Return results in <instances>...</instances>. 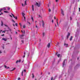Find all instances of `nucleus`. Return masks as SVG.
Returning a JSON list of instances; mask_svg holds the SVG:
<instances>
[{
    "instance_id": "1",
    "label": "nucleus",
    "mask_w": 80,
    "mask_h": 80,
    "mask_svg": "<svg viewBox=\"0 0 80 80\" xmlns=\"http://www.w3.org/2000/svg\"><path fill=\"white\" fill-rule=\"evenodd\" d=\"M40 4H41V2H36L35 4V5H36L37 7H40Z\"/></svg>"
},
{
    "instance_id": "2",
    "label": "nucleus",
    "mask_w": 80,
    "mask_h": 80,
    "mask_svg": "<svg viewBox=\"0 0 80 80\" xmlns=\"http://www.w3.org/2000/svg\"><path fill=\"white\" fill-rule=\"evenodd\" d=\"M65 60H66V59L64 60L63 62L62 63V67H64V65H65Z\"/></svg>"
},
{
    "instance_id": "3",
    "label": "nucleus",
    "mask_w": 80,
    "mask_h": 80,
    "mask_svg": "<svg viewBox=\"0 0 80 80\" xmlns=\"http://www.w3.org/2000/svg\"><path fill=\"white\" fill-rule=\"evenodd\" d=\"M11 15H12L13 16V18H15V19H16V20H17V17L16 16V17H15V16H14V15H13V14L11 13Z\"/></svg>"
},
{
    "instance_id": "4",
    "label": "nucleus",
    "mask_w": 80,
    "mask_h": 80,
    "mask_svg": "<svg viewBox=\"0 0 80 80\" xmlns=\"http://www.w3.org/2000/svg\"><path fill=\"white\" fill-rule=\"evenodd\" d=\"M61 10L62 14V15L63 16H64V12H63V10H62V9H61Z\"/></svg>"
},
{
    "instance_id": "5",
    "label": "nucleus",
    "mask_w": 80,
    "mask_h": 80,
    "mask_svg": "<svg viewBox=\"0 0 80 80\" xmlns=\"http://www.w3.org/2000/svg\"><path fill=\"white\" fill-rule=\"evenodd\" d=\"M70 35V33L68 32L67 36V39H68V37H69V36Z\"/></svg>"
},
{
    "instance_id": "6",
    "label": "nucleus",
    "mask_w": 80,
    "mask_h": 80,
    "mask_svg": "<svg viewBox=\"0 0 80 80\" xmlns=\"http://www.w3.org/2000/svg\"><path fill=\"white\" fill-rule=\"evenodd\" d=\"M3 10H6V8H2V9H0V12H1Z\"/></svg>"
},
{
    "instance_id": "7",
    "label": "nucleus",
    "mask_w": 80,
    "mask_h": 80,
    "mask_svg": "<svg viewBox=\"0 0 80 80\" xmlns=\"http://www.w3.org/2000/svg\"><path fill=\"white\" fill-rule=\"evenodd\" d=\"M8 30H9V31H10L11 33H12V29L10 28H8Z\"/></svg>"
},
{
    "instance_id": "8",
    "label": "nucleus",
    "mask_w": 80,
    "mask_h": 80,
    "mask_svg": "<svg viewBox=\"0 0 80 80\" xmlns=\"http://www.w3.org/2000/svg\"><path fill=\"white\" fill-rule=\"evenodd\" d=\"M22 16L23 17H24L25 20V17H24V15H25V13H24L23 12H22Z\"/></svg>"
},
{
    "instance_id": "9",
    "label": "nucleus",
    "mask_w": 80,
    "mask_h": 80,
    "mask_svg": "<svg viewBox=\"0 0 80 80\" xmlns=\"http://www.w3.org/2000/svg\"><path fill=\"white\" fill-rule=\"evenodd\" d=\"M25 31H23V33H22V37H24V36L25 35Z\"/></svg>"
},
{
    "instance_id": "10",
    "label": "nucleus",
    "mask_w": 80,
    "mask_h": 80,
    "mask_svg": "<svg viewBox=\"0 0 80 80\" xmlns=\"http://www.w3.org/2000/svg\"><path fill=\"white\" fill-rule=\"evenodd\" d=\"M2 40H4V41H7V39L5 38H2Z\"/></svg>"
},
{
    "instance_id": "11",
    "label": "nucleus",
    "mask_w": 80,
    "mask_h": 80,
    "mask_svg": "<svg viewBox=\"0 0 80 80\" xmlns=\"http://www.w3.org/2000/svg\"><path fill=\"white\" fill-rule=\"evenodd\" d=\"M21 62V60L20 59L19 60H17L16 62V63H20Z\"/></svg>"
},
{
    "instance_id": "12",
    "label": "nucleus",
    "mask_w": 80,
    "mask_h": 80,
    "mask_svg": "<svg viewBox=\"0 0 80 80\" xmlns=\"http://www.w3.org/2000/svg\"><path fill=\"white\" fill-rule=\"evenodd\" d=\"M42 27H44L45 26V23H44V22H43V21H42Z\"/></svg>"
},
{
    "instance_id": "13",
    "label": "nucleus",
    "mask_w": 80,
    "mask_h": 80,
    "mask_svg": "<svg viewBox=\"0 0 80 80\" xmlns=\"http://www.w3.org/2000/svg\"><path fill=\"white\" fill-rule=\"evenodd\" d=\"M64 46H65V47H68V44L64 43Z\"/></svg>"
},
{
    "instance_id": "14",
    "label": "nucleus",
    "mask_w": 80,
    "mask_h": 80,
    "mask_svg": "<svg viewBox=\"0 0 80 80\" xmlns=\"http://www.w3.org/2000/svg\"><path fill=\"white\" fill-rule=\"evenodd\" d=\"M50 43H49L47 45V47L48 48H49V47H50Z\"/></svg>"
},
{
    "instance_id": "15",
    "label": "nucleus",
    "mask_w": 80,
    "mask_h": 80,
    "mask_svg": "<svg viewBox=\"0 0 80 80\" xmlns=\"http://www.w3.org/2000/svg\"><path fill=\"white\" fill-rule=\"evenodd\" d=\"M73 38V37L71 36L70 39V41H72V38Z\"/></svg>"
},
{
    "instance_id": "16",
    "label": "nucleus",
    "mask_w": 80,
    "mask_h": 80,
    "mask_svg": "<svg viewBox=\"0 0 80 80\" xmlns=\"http://www.w3.org/2000/svg\"><path fill=\"white\" fill-rule=\"evenodd\" d=\"M26 54L28 56L29 55V52H26Z\"/></svg>"
},
{
    "instance_id": "17",
    "label": "nucleus",
    "mask_w": 80,
    "mask_h": 80,
    "mask_svg": "<svg viewBox=\"0 0 80 80\" xmlns=\"http://www.w3.org/2000/svg\"><path fill=\"white\" fill-rule=\"evenodd\" d=\"M4 26H5V27H7L8 28H9V27H8V25L4 24Z\"/></svg>"
},
{
    "instance_id": "18",
    "label": "nucleus",
    "mask_w": 80,
    "mask_h": 80,
    "mask_svg": "<svg viewBox=\"0 0 80 80\" xmlns=\"http://www.w3.org/2000/svg\"><path fill=\"white\" fill-rule=\"evenodd\" d=\"M27 24L28 25H30V23L29 22H27Z\"/></svg>"
},
{
    "instance_id": "19",
    "label": "nucleus",
    "mask_w": 80,
    "mask_h": 80,
    "mask_svg": "<svg viewBox=\"0 0 80 80\" xmlns=\"http://www.w3.org/2000/svg\"><path fill=\"white\" fill-rule=\"evenodd\" d=\"M32 11H34V8H33V5H32Z\"/></svg>"
},
{
    "instance_id": "20",
    "label": "nucleus",
    "mask_w": 80,
    "mask_h": 80,
    "mask_svg": "<svg viewBox=\"0 0 80 80\" xmlns=\"http://www.w3.org/2000/svg\"><path fill=\"white\" fill-rule=\"evenodd\" d=\"M4 67L5 68H9V67H8V68H7V66H5Z\"/></svg>"
},
{
    "instance_id": "21",
    "label": "nucleus",
    "mask_w": 80,
    "mask_h": 80,
    "mask_svg": "<svg viewBox=\"0 0 80 80\" xmlns=\"http://www.w3.org/2000/svg\"><path fill=\"white\" fill-rule=\"evenodd\" d=\"M27 1H25L24 5H27Z\"/></svg>"
},
{
    "instance_id": "22",
    "label": "nucleus",
    "mask_w": 80,
    "mask_h": 80,
    "mask_svg": "<svg viewBox=\"0 0 80 80\" xmlns=\"http://www.w3.org/2000/svg\"><path fill=\"white\" fill-rule=\"evenodd\" d=\"M48 12H51V9L50 8H49L48 9Z\"/></svg>"
},
{
    "instance_id": "23",
    "label": "nucleus",
    "mask_w": 80,
    "mask_h": 80,
    "mask_svg": "<svg viewBox=\"0 0 80 80\" xmlns=\"http://www.w3.org/2000/svg\"><path fill=\"white\" fill-rule=\"evenodd\" d=\"M4 12H5V13H8V11H4Z\"/></svg>"
},
{
    "instance_id": "24",
    "label": "nucleus",
    "mask_w": 80,
    "mask_h": 80,
    "mask_svg": "<svg viewBox=\"0 0 80 80\" xmlns=\"http://www.w3.org/2000/svg\"><path fill=\"white\" fill-rule=\"evenodd\" d=\"M8 31H9L8 30H4V32H8Z\"/></svg>"
},
{
    "instance_id": "25",
    "label": "nucleus",
    "mask_w": 80,
    "mask_h": 80,
    "mask_svg": "<svg viewBox=\"0 0 80 80\" xmlns=\"http://www.w3.org/2000/svg\"><path fill=\"white\" fill-rule=\"evenodd\" d=\"M31 19L32 20V22H33V17H31Z\"/></svg>"
},
{
    "instance_id": "26",
    "label": "nucleus",
    "mask_w": 80,
    "mask_h": 80,
    "mask_svg": "<svg viewBox=\"0 0 80 80\" xmlns=\"http://www.w3.org/2000/svg\"><path fill=\"white\" fill-rule=\"evenodd\" d=\"M2 47L3 48V49H4V45H3V46H2Z\"/></svg>"
},
{
    "instance_id": "27",
    "label": "nucleus",
    "mask_w": 80,
    "mask_h": 80,
    "mask_svg": "<svg viewBox=\"0 0 80 80\" xmlns=\"http://www.w3.org/2000/svg\"><path fill=\"white\" fill-rule=\"evenodd\" d=\"M3 22H1V26H3Z\"/></svg>"
},
{
    "instance_id": "28",
    "label": "nucleus",
    "mask_w": 80,
    "mask_h": 80,
    "mask_svg": "<svg viewBox=\"0 0 80 80\" xmlns=\"http://www.w3.org/2000/svg\"><path fill=\"white\" fill-rule=\"evenodd\" d=\"M15 68H14L13 69V70H11V72H12V71H13V70H15Z\"/></svg>"
},
{
    "instance_id": "29",
    "label": "nucleus",
    "mask_w": 80,
    "mask_h": 80,
    "mask_svg": "<svg viewBox=\"0 0 80 80\" xmlns=\"http://www.w3.org/2000/svg\"><path fill=\"white\" fill-rule=\"evenodd\" d=\"M42 35H43V37H44V36L45 35V33L44 32H43L42 33Z\"/></svg>"
},
{
    "instance_id": "30",
    "label": "nucleus",
    "mask_w": 80,
    "mask_h": 80,
    "mask_svg": "<svg viewBox=\"0 0 80 80\" xmlns=\"http://www.w3.org/2000/svg\"><path fill=\"white\" fill-rule=\"evenodd\" d=\"M60 54H58V57H60Z\"/></svg>"
},
{
    "instance_id": "31",
    "label": "nucleus",
    "mask_w": 80,
    "mask_h": 80,
    "mask_svg": "<svg viewBox=\"0 0 80 80\" xmlns=\"http://www.w3.org/2000/svg\"><path fill=\"white\" fill-rule=\"evenodd\" d=\"M12 21L14 23H15V22L14 21L13 19L12 20Z\"/></svg>"
},
{
    "instance_id": "32",
    "label": "nucleus",
    "mask_w": 80,
    "mask_h": 80,
    "mask_svg": "<svg viewBox=\"0 0 80 80\" xmlns=\"http://www.w3.org/2000/svg\"><path fill=\"white\" fill-rule=\"evenodd\" d=\"M32 78H34V75H33V73H32Z\"/></svg>"
},
{
    "instance_id": "33",
    "label": "nucleus",
    "mask_w": 80,
    "mask_h": 80,
    "mask_svg": "<svg viewBox=\"0 0 80 80\" xmlns=\"http://www.w3.org/2000/svg\"><path fill=\"white\" fill-rule=\"evenodd\" d=\"M18 25V24H17V23H16L15 25H16V27H17Z\"/></svg>"
},
{
    "instance_id": "34",
    "label": "nucleus",
    "mask_w": 80,
    "mask_h": 80,
    "mask_svg": "<svg viewBox=\"0 0 80 80\" xmlns=\"http://www.w3.org/2000/svg\"><path fill=\"white\" fill-rule=\"evenodd\" d=\"M25 25H24V26H23V28H25Z\"/></svg>"
},
{
    "instance_id": "35",
    "label": "nucleus",
    "mask_w": 80,
    "mask_h": 80,
    "mask_svg": "<svg viewBox=\"0 0 80 80\" xmlns=\"http://www.w3.org/2000/svg\"><path fill=\"white\" fill-rule=\"evenodd\" d=\"M19 24H20V27H21V28H22V24H21L20 23H19Z\"/></svg>"
},
{
    "instance_id": "36",
    "label": "nucleus",
    "mask_w": 80,
    "mask_h": 80,
    "mask_svg": "<svg viewBox=\"0 0 80 80\" xmlns=\"http://www.w3.org/2000/svg\"><path fill=\"white\" fill-rule=\"evenodd\" d=\"M10 9V8H8V10H9Z\"/></svg>"
},
{
    "instance_id": "37",
    "label": "nucleus",
    "mask_w": 80,
    "mask_h": 80,
    "mask_svg": "<svg viewBox=\"0 0 80 80\" xmlns=\"http://www.w3.org/2000/svg\"><path fill=\"white\" fill-rule=\"evenodd\" d=\"M23 72L22 71V72L21 75H22V76H23Z\"/></svg>"
},
{
    "instance_id": "38",
    "label": "nucleus",
    "mask_w": 80,
    "mask_h": 80,
    "mask_svg": "<svg viewBox=\"0 0 80 80\" xmlns=\"http://www.w3.org/2000/svg\"><path fill=\"white\" fill-rule=\"evenodd\" d=\"M22 43H23V42H24V41L23 40H22Z\"/></svg>"
},
{
    "instance_id": "39",
    "label": "nucleus",
    "mask_w": 80,
    "mask_h": 80,
    "mask_svg": "<svg viewBox=\"0 0 80 80\" xmlns=\"http://www.w3.org/2000/svg\"><path fill=\"white\" fill-rule=\"evenodd\" d=\"M36 25V28H38V27L37 26V25L36 24H35Z\"/></svg>"
},
{
    "instance_id": "40",
    "label": "nucleus",
    "mask_w": 80,
    "mask_h": 80,
    "mask_svg": "<svg viewBox=\"0 0 80 80\" xmlns=\"http://www.w3.org/2000/svg\"><path fill=\"white\" fill-rule=\"evenodd\" d=\"M18 80H20V78H18Z\"/></svg>"
},
{
    "instance_id": "41",
    "label": "nucleus",
    "mask_w": 80,
    "mask_h": 80,
    "mask_svg": "<svg viewBox=\"0 0 80 80\" xmlns=\"http://www.w3.org/2000/svg\"><path fill=\"white\" fill-rule=\"evenodd\" d=\"M56 20H57V23H58V19H57Z\"/></svg>"
},
{
    "instance_id": "42",
    "label": "nucleus",
    "mask_w": 80,
    "mask_h": 80,
    "mask_svg": "<svg viewBox=\"0 0 80 80\" xmlns=\"http://www.w3.org/2000/svg\"><path fill=\"white\" fill-rule=\"evenodd\" d=\"M52 23H53V20H52Z\"/></svg>"
},
{
    "instance_id": "43",
    "label": "nucleus",
    "mask_w": 80,
    "mask_h": 80,
    "mask_svg": "<svg viewBox=\"0 0 80 80\" xmlns=\"http://www.w3.org/2000/svg\"><path fill=\"white\" fill-rule=\"evenodd\" d=\"M22 7H24V6H25L24 5H23V4H22Z\"/></svg>"
},
{
    "instance_id": "44",
    "label": "nucleus",
    "mask_w": 80,
    "mask_h": 80,
    "mask_svg": "<svg viewBox=\"0 0 80 80\" xmlns=\"http://www.w3.org/2000/svg\"><path fill=\"white\" fill-rule=\"evenodd\" d=\"M25 55H24L23 56V58H25Z\"/></svg>"
},
{
    "instance_id": "45",
    "label": "nucleus",
    "mask_w": 80,
    "mask_h": 80,
    "mask_svg": "<svg viewBox=\"0 0 80 80\" xmlns=\"http://www.w3.org/2000/svg\"><path fill=\"white\" fill-rule=\"evenodd\" d=\"M3 14V13L2 12H1V13H0V15H2Z\"/></svg>"
},
{
    "instance_id": "46",
    "label": "nucleus",
    "mask_w": 80,
    "mask_h": 80,
    "mask_svg": "<svg viewBox=\"0 0 80 80\" xmlns=\"http://www.w3.org/2000/svg\"><path fill=\"white\" fill-rule=\"evenodd\" d=\"M76 67H79V65H77V66H76Z\"/></svg>"
},
{
    "instance_id": "47",
    "label": "nucleus",
    "mask_w": 80,
    "mask_h": 80,
    "mask_svg": "<svg viewBox=\"0 0 80 80\" xmlns=\"http://www.w3.org/2000/svg\"><path fill=\"white\" fill-rule=\"evenodd\" d=\"M26 54V53H25V52H24V55H25Z\"/></svg>"
},
{
    "instance_id": "48",
    "label": "nucleus",
    "mask_w": 80,
    "mask_h": 80,
    "mask_svg": "<svg viewBox=\"0 0 80 80\" xmlns=\"http://www.w3.org/2000/svg\"><path fill=\"white\" fill-rule=\"evenodd\" d=\"M2 33H5V31H3L2 32Z\"/></svg>"
},
{
    "instance_id": "49",
    "label": "nucleus",
    "mask_w": 80,
    "mask_h": 80,
    "mask_svg": "<svg viewBox=\"0 0 80 80\" xmlns=\"http://www.w3.org/2000/svg\"><path fill=\"white\" fill-rule=\"evenodd\" d=\"M2 53V51H0V53Z\"/></svg>"
},
{
    "instance_id": "50",
    "label": "nucleus",
    "mask_w": 80,
    "mask_h": 80,
    "mask_svg": "<svg viewBox=\"0 0 80 80\" xmlns=\"http://www.w3.org/2000/svg\"><path fill=\"white\" fill-rule=\"evenodd\" d=\"M1 36H2V37H3V36H4V34H2L1 35Z\"/></svg>"
},
{
    "instance_id": "51",
    "label": "nucleus",
    "mask_w": 80,
    "mask_h": 80,
    "mask_svg": "<svg viewBox=\"0 0 80 80\" xmlns=\"http://www.w3.org/2000/svg\"><path fill=\"white\" fill-rule=\"evenodd\" d=\"M59 42H58L57 43V45H59Z\"/></svg>"
},
{
    "instance_id": "52",
    "label": "nucleus",
    "mask_w": 80,
    "mask_h": 80,
    "mask_svg": "<svg viewBox=\"0 0 80 80\" xmlns=\"http://www.w3.org/2000/svg\"><path fill=\"white\" fill-rule=\"evenodd\" d=\"M54 18L55 20L56 19V18L55 17V16L54 17Z\"/></svg>"
},
{
    "instance_id": "53",
    "label": "nucleus",
    "mask_w": 80,
    "mask_h": 80,
    "mask_svg": "<svg viewBox=\"0 0 80 80\" xmlns=\"http://www.w3.org/2000/svg\"><path fill=\"white\" fill-rule=\"evenodd\" d=\"M21 32H22V33H23V31L22 30V31H21Z\"/></svg>"
},
{
    "instance_id": "54",
    "label": "nucleus",
    "mask_w": 80,
    "mask_h": 80,
    "mask_svg": "<svg viewBox=\"0 0 80 80\" xmlns=\"http://www.w3.org/2000/svg\"><path fill=\"white\" fill-rule=\"evenodd\" d=\"M9 16L10 17H12V16L11 15H9Z\"/></svg>"
},
{
    "instance_id": "55",
    "label": "nucleus",
    "mask_w": 80,
    "mask_h": 80,
    "mask_svg": "<svg viewBox=\"0 0 80 80\" xmlns=\"http://www.w3.org/2000/svg\"><path fill=\"white\" fill-rule=\"evenodd\" d=\"M70 18L71 20H72V17H70Z\"/></svg>"
},
{
    "instance_id": "56",
    "label": "nucleus",
    "mask_w": 80,
    "mask_h": 80,
    "mask_svg": "<svg viewBox=\"0 0 80 80\" xmlns=\"http://www.w3.org/2000/svg\"><path fill=\"white\" fill-rule=\"evenodd\" d=\"M79 11L80 12V8H79Z\"/></svg>"
},
{
    "instance_id": "57",
    "label": "nucleus",
    "mask_w": 80,
    "mask_h": 80,
    "mask_svg": "<svg viewBox=\"0 0 80 80\" xmlns=\"http://www.w3.org/2000/svg\"><path fill=\"white\" fill-rule=\"evenodd\" d=\"M13 25L14 27H15V25L14 24H13Z\"/></svg>"
},
{
    "instance_id": "58",
    "label": "nucleus",
    "mask_w": 80,
    "mask_h": 80,
    "mask_svg": "<svg viewBox=\"0 0 80 80\" xmlns=\"http://www.w3.org/2000/svg\"><path fill=\"white\" fill-rule=\"evenodd\" d=\"M51 80H53V78H51Z\"/></svg>"
},
{
    "instance_id": "59",
    "label": "nucleus",
    "mask_w": 80,
    "mask_h": 80,
    "mask_svg": "<svg viewBox=\"0 0 80 80\" xmlns=\"http://www.w3.org/2000/svg\"><path fill=\"white\" fill-rule=\"evenodd\" d=\"M24 71L25 72H26V70H24Z\"/></svg>"
},
{
    "instance_id": "60",
    "label": "nucleus",
    "mask_w": 80,
    "mask_h": 80,
    "mask_svg": "<svg viewBox=\"0 0 80 80\" xmlns=\"http://www.w3.org/2000/svg\"><path fill=\"white\" fill-rule=\"evenodd\" d=\"M48 7H49V4H48Z\"/></svg>"
},
{
    "instance_id": "61",
    "label": "nucleus",
    "mask_w": 80,
    "mask_h": 80,
    "mask_svg": "<svg viewBox=\"0 0 80 80\" xmlns=\"http://www.w3.org/2000/svg\"><path fill=\"white\" fill-rule=\"evenodd\" d=\"M10 38H11V40H12V38L11 37Z\"/></svg>"
},
{
    "instance_id": "62",
    "label": "nucleus",
    "mask_w": 80,
    "mask_h": 80,
    "mask_svg": "<svg viewBox=\"0 0 80 80\" xmlns=\"http://www.w3.org/2000/svg\"><path fill=\"white\" fill-rule=\"evenodd\" d=\"M39 17H41L40 15H39Z\"/></svg>"
},
{
    "instance_id": "63",
    "label": "nucleus",
    "mask_w": 80,
    "mask_h": 80,
    "mask_svg": "<svg viewBox=\"0 0 80 80\" xmlns=\"http://www.w3.org/2000/svg\"><path fill=\"white\" fill-rule=\"evenodd\" d=\"M56 2H58V0H56Z\"/></svg>"
},
{
    "instance_id": "64",
    "label": "nucleus",
    "mask_w": 80,
    "mask_h": 80,
    "mask_svg": "<svg viewBox=\"0 0 80 80\" xmlns=\"http://www.w3.org/2000/svg\"><path fill=\"white\" fill-rule=\"evenodd\" d=\"M2 30H0V32H2Z\"/></svg>"
}]
</instances>
